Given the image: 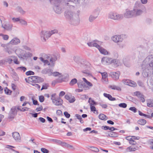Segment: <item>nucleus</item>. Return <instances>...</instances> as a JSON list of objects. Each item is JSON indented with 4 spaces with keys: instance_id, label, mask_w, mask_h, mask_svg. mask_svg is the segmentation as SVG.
Returning a JSON list of instances; mask_svg holds the SVG:
<instances>
[{
    "instance_id": "1",
    "label": "nucleus",
    "mask_w": 153,
    "mask_h": 153,
    "mask_svg": "<svg viewBox=\"0 0 153 153\" xmlns=\"http://www.w3.org/2000/svg\"><path fill=\"white\" fill-rule=\"evenodd\" d=\"M58 31L57 30L49 31H42L40 33V36L43 42H45L48 38L50 37L52 34L57 33Z\"/></svg>"
},
{
    "instance_id": "2",
    "label": "nucleus",
    "mask_w": 153,
    "mask_h": 153,
    "mask_svg": "<svg viewBox=\"0 0 153 153\" xmlns=\"http://www.w3.org/2000/svg\"><path fill=\"white\" fill-rule=\"evenodd\" d=\"M108 19L120 21L123 19V15L115 11H110L107 15Z\"/></svg>"
},
{
    "instance_id": "3",
    "label": "nucleus",
    "mask_w": 153,
    "mask_h": 153,
    "mask_svg": "<svg viewBox=\"0 0 153 153\" xmlns=\"http://www.w3.org/2000/svg\"><path fill=\"white\" fill-rule=\"evenodd\" d=\"M111 40L115 43H116L119 45L121 48H123L124 45L123 44H120L123 41V39L121 35H115L112 36L111 38Z\"/></svg>"
},
{
    "instance_id": "4",
    "label": "nucleus",
    "mask_w": 153,
    "mask_h": 153,
    "mask_svg": "<svg viewBox=\"0 0 153 153\" xmlns=\"http://www.w3.org/2000/svg\"><path fill=\"white\" fill-rule=\"evenodd\" d=\"M72 18V19L69 20L70 24L74 25H79L80 22L79 16L78 15H76L75 16H74V17Z\"/></svg>"
},
{
    "instance_id": "5",
    "label": "nucleus",
    "mask_w": 153,
    "mask_h": 153,
    "mask_svg": "<svg viewBox=\"0 0 153 153\" xmlns=\"http://www.w3.org/2000/svg\"><path fill=\"white\" fill-rule=\"evenodd\" d=\"M99 14L98 10L96 9L93 12V14H91L89 16L88 20L90 22H93L98 17Z\"/></svg>"
},
{
    "instance_id": "6",
    "label": "nucleus",
    "mask_w": 153,
    "mask_h": 153,
    "mask_svg": "<svg viewBox=\"0 0 153 153\" xmlns=\"http://www.w3.org/2000/svg\"><path fill=\"white\" fill-rule=\"evenodd\" d=\"M17 113V111L15 107H13L9 114L8 118L11 120L14 119Z\"/></svg>"
},
{
    "instance_id": "7",
    "label": "nucleus",
    "mask_w": 153,
    "mask_h": 153,
    "mask_svg": "<svg viewBox=\"0 0 153 153\" xmlns=\"http://www.w3.org/2000/svg\"><path fill=\"white\" fill-rule=\"evenodd\" d=\"M123 18L124 17L126 19H130L134 18L132 10L126 9L123 15Z\"/></svg>"
},
{
    "instance_id": "8",
    "label": "nucleus",
    "mask_w": 153,
    "mask_h": 153,
    "mask_svg": "<svg viewBox=\"0 0 153 153\" xmlns=\"http://www.w3.org/2000/svg\"><path fill=\"white\" fill-rule=\"evenodd\" d=\"M55 12L57 14H60L63 11V8L60 4H55L53 7Z\"/></svg>"
},
{
    "instance_id": "9",
    "label": "nucleus",
    "mask_w": 153,
    "mask_h": 153,
    "mask_svg": "<svg viewBox=\"0 0 153 153\" xmlns=\"http://www.w3.org/2000/svg\"><path fill=\"white\" fill-rule=\"evenodd\" d=\"M133 17H136L140 16L143 13L142 10L140 9L133 8L132 10Z\"/></svg>"
},
{
    "instance_id": "10",
    "label": "nucleus",
    "mask_w": 153,
    "mask_h": 153,
    "mask_svg": "<svg viewBox=\"0 0 153 153\" xmlns=\"http://www.w3.org/2000/svg\"><path fill=\"white\" fill-rule=\"evenodd\" d=\"M77 15L76 14H75L74 13H73L71 10H66L65 12V15L66 18L70 20L71 19H72L74 17V16H75Z\"/></svg>"
},
{
    "instance_id": "11",
    "label": "nucleus",
    "mask_w": 153,
    "mask_h": 153,
    "mask_svg": "<svg viewBox=\"0 0 153 153\" xmlns=\"http://www.w3.org/2000/svg\"><path fill=\"white\" fill-rule=\"evenodd\" d=\"M52 101L53 103L56 106L61 105L63 103L62 100L59 97L52 99Z\"/></svg>"
},
{
    "instance_id": "12",
    "label": "nucleus",
    "mask_w": 153,
    "mask_h": 153,
    "mask_svg": "<svg viewBox=\"0 0 153 153\" xmlns=\"http://www.w3.org/2000/svg\"><path fill=\"white\" fill-rule=\"evenodd\" d=\"M111 58L107 57H104L101 59L102 63L104 65H109L111 64Z\"/></svg>"
},
{
    "instance_id": "13",
    "label": "nucleus",
    "mask_w": 153,
    "mask_h": 153,
    "mask_svg": "<svg viewBox=\"0 0 153 153\" xmlns=\"http://www.w3.org/2000/svg\"><path fill=\"white\" fill-rule=\"evenodd\" d=\"M66 1L69 2L66 3V1H65L64 4L66 6H69V7L70 8L73 7V5L71 4L72 2H73L76 4L78 3H79L80 0H66Z\"/></svg>"
},
{
    "instance_id": "14",
    "label": "nucleus",
    "mask_w": 153,
    "mask_h": 153,
    "mask_svg": "<svg viewBox=\"0 0 153 153\" xmlns=\"http://www.w3.org/2000/svg\"><path fill=\"white\" fill-rule=\"evenodd\" d=\"M12 136L14 139L17 142H20L21 137L19 134L17 132H15L13 133Z\"/></svg>"
},
{
    "instance_id": "15",
    "label": "nucleus",
    "mask_w": 153,
    "mask_h": 153,
    "mask_svg": "<svg viewBox=\"0 0 153 153\" xmlns=\"http://www.w3.org/2000/svg\"><path fill=\"white\" fill-rule=\"evenodd\" d=\"M2 27L7 30L10 31L12 29L13 25L9 23L3 24H2Z\"/></svg>"
},
{
    "instance_id": "16",
    "label": "nucleus",
    "mask_w": 153,
    "mask_h": 153,
    "mask_svg": "<svg viewBox=\"0 0 153 153\" xmlns=\"http://www.w3.org/2000/svg\"><path fill=\"white\" fill-rule=\"evenodd\" d=\"M57 59L56 56L54 55L52 56L50 60V66L52 67L54 66L55 62Z\"/></svg>"
},
{
    "instance_id": "17",
    "label": "nucleus",
    "mask_w": 153,
    "mask_h": 153,
    "mask_svg": "<svg viewBox=\"0 0 153 153\" xmlns=\"http://www.w3.org/2000/svg\"><path fill=\"white\" fill-rule=\"evenodd\" d=\"M101 53L105 55H108L109 54L107 51L104 48L100 46L99 45L97 48Z\"/></svg>"
},
{
    "instance_id": "18",
    "label": "nucleus",
    "mask_w": 153,
    "mask_h": 153,
    "mask_svg": "<svg viewBox=\"0 0 153 153\" xmlns=\"http://www.w3.org/2000/svg\"><path fill=\"white\" fill-rule=\"evenodd\" d=\"M102 77V82L105 83H107L108 82V79L107 78L108 75L107 74L106 72L101 73Z\"/></svg>"
},
{
    "instance_id": "19",
    "label": "nucleus",
    "mask_w": 153,
    "mask_h": 153,
    "mask_svg": "<svg viewBox=\"0 0 153 153\" xmlns=\"http://www.w3.org/2000/svg\"><path fill=\"white\" fill-rule=\"evenodd\" d=\"M111 77L115 80H117L119 78L120 75L119 72H112L111 73Z\"/></svg>"
},
{
    "instance_id": "20",
    "label": "nucleus",
    "mask_w": 153,
    "mask_h": 153,
    "mask_svg": "<svg viewBox=\"0 0 153 153\" xmlns=\"http://www.w3.org/2000/svg\"><path fill=\"white\" fill-rule=\"evenodd\" d=\"M20 40L19 39L15 38L12 39L8 43V44L17 45L20 43Z\"/></svg>"
},
{
    "instance_id": "21",
    "label": "nucleus",
    "mask_w": 153,
    "mask_h": 153,
    "mask_svg": "<svg viewBox=\"0 0 153 153\" xmlns=\"http://www.w3.org/2000/svg\"><path fill=\"white\" fill-rule=\"evenodd\" d=\"M37 76H31L28 77V79L25 78V80L27 82H28V81L30 82H33L36 83V82Z\"/></svg>"
},
{
    "instance_id": "22",
    "label": "nucleus",
    "mask_w": 153,
    "mask_h": 153,
    "mask_svg": "<svg viewBox=\"0 0 153 153\" xmlns=\"http://www.w3.org/2000/svg\"><path fill=\"white\" fill-rule=\"evenodd\" d=\"M87 45L90 47H95L97 48L99 45L95 41H93L87 43Z\"/></svg>"
},
{
    "instance_id": "23",
    "label": "nucleus",
    "mask_w": 153,
    "mask_h": 153,
    "mask_svg": "<svg viewBox=\"0 0 153 153\" xmlns=\"http://www.w3.org/2000/svg\"><path fill=\"white\" fill-rule=\"evenodd\" d=\"M78 86L79 88H87L88 86L84 82H79L77 83Z\"/></svg>"
},
{
    "instance_id": "24",
    "label": "nucleus",
    "mask_w": 153,
    "mask_h": 153,
    "mask_svg": "<svg viewBox=\"0 0 153 153\" xmlns=\"http://www.w3.org/2000/svg\"><path fill=\"white\" fill-rule=\"evenodd\" d=\"M137 150L136 148L133 146H130L126 149V152H131L135 151Z\"/></svg>"
},
{
    "instance_id": "25",
    "label": "nucleus",
    "mask_w": 153,
    "mask_h": 153,
    "mask_svg": "<svg viewBox=\"0 0 153 153\" xmlns=\"http://www.w3.org/2000/svg\"><path fill=\"white\" fill-rule=\"evenodd\" d=\"M91 104L90 107L91 111L93 112L94 113L98 114L97 111L96 110L95 107L94 106L95 105V103H94V104Z\"/></svg>"
},
{
    "instance_id": "26",
    "label": "nucleus",
    "mask_w": 153,
    "mask_h": 153,
    "mask_svg": "<svg viewBox=\"0 0 153 153\" xmlns=\"http://www.w3.org/2000/svg\"><path fill=\"white\" fill-rule=\"evenodd\" d=\"M103 95L105 97L108 98V99L110 100L114 101L116 100L115 98L112 97L109 94L105 93L103 94Z\"/></svg>"
},
{
    "instance_id": "27",
    "label": "nucleus",
    "mask_w": 153,
    "mask_h": 153,
    "mask_svg": "<svg viewBox=\"0 0 153 153\" xmlns=\"http://www.w3.org/2000/svg\"><path fill=\"white\" fill-rule=\"evenodd\" d=\"M109 87L112 89L116 90L118 91H121V88L119 86L115 85H110Z\"/></svg>"
},
{
    "instance_id": "28",
    "label": "nucleus",
    "mask_w": 153,
    "mask_h": 153,
    "mask_svg": "<svg viewBox=\"0 0 153 153\" xmlns=\"http://www.w3.org/2000/svg\"><path fill=\"white\" fill-rule=\"evenodd\" d=\"M14 50L12 47L8 46L7 47L6 49V51L9 54H11L13 51Z\"/></svg>"
},
{
    "instance_id": "29",
    "label": "nucleus",
    "mask_w": 153,
    "mask_h": 153,
    "mask_svg": "<svg viewBox=\"0 0 153 153\" xmlns=\"http://www.w3.org/2000/svg\"><path fill=\"white\" fill-rule=\"evenodd\" d=\"M40 60L44 63V65H48L50 66L49 62L47 60H45L42 57L39 58Z\"/></svg>"
},
{
    "instance_id": "30",
    "label": "nucleus",
    "mask_w": 153,
    "mask_h": 153,
    "mask_svg": "<svg viewBox=\"0 0 153 153\" xmlns=\"http://www.w3.org/2000/svg\"><path fill=\"white\" fill-rule=\"evenodd\" d=\"M51 75L54 76H58L59 78L62 76V74L57 72L51 73Z\"/></svg>"
},
{
    "instance_id": "31",
    "label": "nucleus",
    "mask_w": 153,
    "mask_h": 153,
    "mask_svg": "<svg viewBox=\"0 0 153 153\" xmlns=\"http://www.w3.org/2000/svg\"><path fill=\"white\" fill-rule=\"evenodd\" d=\"M137 123L140 125H144L146 124V121L145 120L142 119L138 120Z\"/></svg>"
},
{
    "instance_id": "32",
    "label": "nucleus",
    "mask_w": 153,
    "mask_h": 153,
    "mask_svg": "<svg viewBox=\"0 0 153 153\" xmlns=\"http://www.w3.org/2000/svg\"><path fill=\"white\" fill-rule=\"evenodd\" d=\"M99 118L101 120H106L107 119V117L103 114H100L99 116Z\"/></svg>"
},
{
    "instance_id": "33",
    "label": "nucleus",
    "mask_w": 153,
    "mask_h": 153,
    "mask_svg": "<svg viewBox=\"0 0 153 153\" xmlns=\"http://www.w3.org/2000/svg\"><path fill=\"white\" fill-rule=\"evenodd\" d=\"M141 5L142 4L140 2L137 1L135 4L133 8L140 9Z\"/></svg>"
},
{
    "instance_id": "34",
    "label": "nucleus",
    "mask_w": 153,
    "mask_h": 153,
    "mask_svg": "<svg viewBox=\"0 0 153 153\" xmlns=\"http://www.w3.org/2000/svg\"><path fill=\"white\" fill-rule=\"evenodd\" d=\"M10 57L13 59V62L15 64H19L20 62L18 60L17 58L16 57H15V56H10Z\"/></svg>"
},
{
    "instance_id": "35",
    "label": "nucleus",
    "mask_w": 153,
    "mask_h": 153,
    "mask_svg": "<svg viewBox=\"0 0 153 153\" xmlns=\"http://www.w3.org/2000/svg\"><path fill=\"white\" fill-rule=\"evenodd\" d=\"M152 60H153V55H152L148 56L145 59L146 62H150Z\"/></svg>"
},
{
    "instance_id": "36",
    "label": "nucleus",
    "mask_w": 153,
    "mask_h": 153,
    "mask_svg": "<svg viewBox=\"0 0 153 153\" xmlns=\"http://www.w3.org/2000/svg\"><path fill=\"white\" fill-rule=\"evenodd\" d=\"M77 81L75 78L72 79L70 82V85L71 86H73L77 82Z\"/></svg>"
},
{
    "instance_id": "37",
    "label": "nucleus",
    "mask_w": 153,
    "mask_h": 153,
    "mask_svg": "<svg viewBox=\"0 0 153 153\" xmlns=\"http://www.w3.org/2000/svg\"><path fill=\"white\" fill-rule=\"evenodd\" d=\"M75 117L78 119L79 120V121L81 123H83V121L82 120L81 116L79 114H76L75 115Z\"/></svg>"
},
{
    "instance_id": "38",
    "label": "nucleus",
    "mask_w": 153,
    "mask_h": 153,
    "mask_svg": "<svg viewBox=\"0 0 153 153\" xmlns=\"http://www.w3.org/2000/svg\"><path fill=\"white\" fill-rule=\"evenodd\" d=\"M82 79L83 81L86 84L88 85L91 87L92 86V84L90 82L88 81L85 78H83Z\"/></svg>"
},
{
    "instance_id": "39",
    "label": "nucleus",
    "mask_w": 153,
    "mask_h": 153,
    "mask_svg": "<svg viewBox=\"0 0 153 153\" xmlns=\"http://www.w3.org/2000/svg\"><path fill=\"white\" fill-rule=\"evenodd\" d=\"M16 69L21 71H23V72H25L27 70V68L25 67L21 66L18 67Z\"/></svg>"
},
{
    "instance_id": "40",
    "label": "nucleus",
    "mask_w": 153,
    "mask_h": 153,
    "mask_svg": "<svg viewBox=\"0 0 153 153\" xmlns=\"http://www.w3.org/2000/svg\"><path fill=\"white\" fill-rule=\"evenodd\" d=\"M137 85L136 82L130 80L128 85L133 87H135L137 86Z\"/></svg>"
},
{
    "instance_id": "41",
    "label": "nucleus",
    "mask_w": 153,
    "mask_h": 153,
    "mask_svg": "<svg viewBox=\"0 0 153 153\" xmlns=\"http://www.w3.org/2000/svg\"><path fill=\"white\" fill-rule=\"evenodd\" d=\"M139 114V115L141 116H144L145 117L148 118H151V117L150 115H147L145 114H144L141 112L140 111H138Z\"/></svg>"
},
{
    "instance_id": "42",
    "label": "nucleus",
    "mask_w": 153,
    "mask_h": 153,
    "mask_svg": "<svg viewBox=\"0 0 153 153\" xmlns=\"http://www.w3.org/2000/svg\"><path fill=\"white\" fill-rule=\"evenodd\" d=\"M118 136L117 134V133L113 131L110 132V134L109 137H117Z\"/></svg>"
},
{
    "instance_id": "43",
    "label": "nucleus",
    "mask_w": 153,
    "mask_h": 153,
    "mask_svg": "<svg viewBox=\"0 0 153 153\" xmlns=\"http://www.w3.org/2000/svg\"><path fill=\"white\" fill-rule=\"evenodd\" d=\"M147 106L149 107H153V100H149L148 101L147 104Z\"/></svg>"
},
{
    "instance_id": "44",
    "label": "nucleus",
    "mask_w": 153,
    "mask_h": 153,
    "mask_svg": "<svg viewBox=\"0 0 153 153\" xmlns=\"http://www.w3.org/2000/svg\"><path fill=\"white\" fill-rule=\"evenodd\" d=\"M19 22L22 25H27V22L21 19H20Z\"/></svg>"
},
{
    "instance_id": "45",
    "label": "nucleus",
    "mask_w": 153,
    "mask_h": 153,
    "mask_svg": "<svg viewBox=\"0 0 153 153\" xmlns=\"http://www.w3.org/2000/svg\"><path fill=\"white\" fill-rule=\"evenodd\" d=\"M88 102L90 104V105L91 106V104H94V103H95V105H97V103L95 102L93 100H92L91 98H89V100L88 101Z\"/></svg>"
},
{
    "instance_id": "46",
    "label": "nucleus",
    "mask_w": 153,
    "mask_h": 153,
    "mask_svg": "<svg viewBox=\"0 0 153 153\" xmlns=\"http://www.w3.org/2000/svg\"><path fill=\"white\" fill-rule=\"evenodd\" d=\"M4 91L5 93L8 95H10L11 92V91L7 88H6L4 90Z\"/></svg>"
},
{
    "instance_id": "47",
    "label": "nucleus",
    "mask_w": 153,
    "mask_h": 153,
    "mask_svg": "<svg viewBox=\"0 0 153 153\" xmlns=\"http://www.w3.org/2000/svg\"><path fill=\"white\" fill-rule=\"evenodd\" d=\"M17 109H18L20 110L21 111H28L29 110V108L27 107H25L22 108V109H21L19 107H18L17 108Z\"/></svg>"
},
{
    "instance_id": "48",
    "label": "nucleus",
    "mask_w": 153,
    "mask_h": 153,
    "mask_svg": "<svg viewBox=\"0 0 153 153\" xmlns=\"http://www.w3.org/2000/svg\"><path fill=\"white\" fill-rule=\"evenodd\" d=\"M118 106L120 107L126 108L127 107V104L124 103H121L118 105Z\"/></svg>"
},
{
    "instance_id": "49",
    "label": "nucleus",
    "mask_w": 153,
    "mask_h": 153,
    "mask_svg": "<svg viewBox=\"0 0 153 153\" xmlns=\"http://www.w3.org/2000/svg\"><path fill=\"white\" fill-rule=\"evenodd\" d=\"M130 80L129 79H123L122 80V82L125 84L128 85L129 84Z\"/></svg>"
},
{
    "instance_id": "50",
    "label": "nucleus",
    "mask_w": 153,
    "mask_h": 153,
    "mask_svg": "<svg viewBox=\"0 0 153 153\" xmlns=\"http://www.w3.org/2000/svg\"><path fill=\"white\" fill-rule=\"evenodd\" d=\"M9 147H10L13 148H15V147H14V146H9V145H7V146L6 147V148H9V149H11L12 151L15 152L16 153H19V152L16 151L15 150L12 149L11 148Z\"/></svg>"
},
{
    "instance_id": "51",
    "label": "nucleus",
    "mask_w": 153,
    "mask_h": 153,
    "mask_svg": "<svg viewBox=\"0 0 153 153\" xmlns=\"http://www.w3.org/2000/svg\"><path fill=\"white\" fill-rule=\"evenodd\" d=\"M138 85L140 87L143 88L145 86L143 83L140 81H138L137 82Z\"/></svg>"
},
{
    "instance_id": "52",
    "label": "nucleus",
    "mask_w": 153,
    "mask_h": 153,
    "mask_svg": "<svg viewBox=\"0 0 153 153\" xmlns=\"http://www.w3.org/2000/svg\"><path fill=\"white\" fill-rule=\"evenodd\" d=\"M43 81V79L42 78H41L40 77L37 76L36 79V82H42Z\"/></svg>"
},
{
    "instance_id": "53",
    "label": "nucleus",
    "mask_w": 153,
    "mask_h": 153,
    "mask_svg": "<svg viewBox=\"0 0 153 153\" xmlns=\"http://www.w3.org/2000/svg\"><path fill=\"white\" fill-rule=\"evenodd\" d=\"M91 148H92L91 150L93 151L96 152H98L99 151V149L96 147L91 146Z\"/></svg>"
},
{
    "instance_id": "54",
    "label": "nucleus",
    "mask_w": 153,
    "mask_h": 153,
    "mask_svg": "<svg viewBox=\"0 0 153 153\" xmlns=\"http://www.w3.org/2000/svg\"><path fill=\"white\" fill-rule=\"evenodd\" d=\"M49 86V85L48 84H45L44 85H43L42 86V87L41 88V90H42L43 89H47L48 87Z\"/></svg>"
},
{
    "instance_id": "55",
    "label": "nucleus",
    "mask_w": 153,
    "mask_h": 153,
    "mask_svg": "<svg viewBox=\"0 0 153 153\" xmlns=\"http://www.w3.org/2000/svg\"><path fill=\"white\" fill-rule=\"evenodd\" d=\"M23 51L20 49H17L16 51V52L18 54L21 55V54H22V52Z\"/></svg>"
},
{
    "instance_id": "56",
    "label": "nucleus",
    "mask_w": 153,
    "mask_h": 153,
    "mask_svg": "<svg viewBox=\"0 0 153 153\" xmlns=\"http://www.w3.org/2000/svg\"><path fill=\"white\" fill-rule=\"evenodd\" d=\"M20 18H13L12 20L13 22H19L20 21Z\"/></svg>"
},
{
    "instance_id": "57",
    "label": "nucleus",
    "mask_w": 153,
    "mask_h": 153,
    "mask_svg": "<svg viewBox=\"0 0 153 153\" xmlns=\"http://www.w3.org/2000/svg\"><path fill=\"white\" fill-rule=\"evenodd\" d=\"M75 100V98L74 97H70L69 98V99L68 100L69 102H70L72 103L74 102Z\"/></svg>"
},
{
    "instance_id": "58",
    "label": "nucleus",
    "mask_w": 153,
    "mask_h": 153,
    "mask_svg": "<svg viewBox=\"0 0 153 153\" xmlns=\"http://www.w3.org/2000/svg\"><path fill=\"white\" fill-rule=\"evenodd\" d=\"M34 72L31 71H27L26 73V74L27 75H34Z\"/></svg>"
},
{
    "instance_id": "59",
    "label": "nucleus",
    "mask_w": 153,
    "mask_h": 153,
    "mask_svg": "<svg viewBox=\"0 0 153 153\" xmlns=\"http://www.w3.org/2000/svg\"><path fill=\"white\" fill-rule=\"evenodd\" d=\"M129 110L132 111L134 113H135L137 111V109L134 107H131L129 108Z\"/></svg>"
},
{
    "instance_id": "60",
    "label": "nucleus",
    "mask_w": 153,
    "mask_h": 153,
    "mask_svg": "<svg viewBox=\"0 0 153 153\" xmlns=\"http://www.w3.org/2000/svg\"><path fill=\"white\" fill-rule=\"evenodd\" d=\"M39 101L40 102H42L44 100V97L43 96H40L39 97Z\"/></svg>"
},
{
    "instance_id": "61",
    "label": "nucleus",
    "mask_w": 153,
    "mask_h": 153,
    "mask_svg": "<svg viewBox=\"0 0 153 153\" xmlns=\"http://www.w3.org/2000/svg\"><path fill=\"white\" fill-rule=\"evenodd\" d=\"M13 60L11 58H8L5 60V61L6 62H8L9 64H10L12 63Z\"/></svg>"
},
{
    "instance_id": "62",
    "label": "nucleus",
    "mask_w": 153,
    "mask_h": 153,
    "mask_svg": "<svg viewBox=\"0 0 153 153\" xmlns=\"http://www.w3.org/2000/svg\"><path fill=\"white\" fill-rule=\"evenodd\" d=\"M41 151L44 153H48L49 152V151L48 150L44 148H41Z\"/></svg>"
},
{
    "instance_id": "63",
    "label": "nucleus",
    "mask_w": 153,
    "mask_h": 153,
    "mask_svg": "<svg viewBox=\"0 0 153 153\" xmlns=\"http://www.w3.org/2000/svg\"><path fill=\"white\" fill-rule=\"evenodd\" d=\"M67 144V143H66L64 142H62L61 141V143H60L59 145H60L62 146L66 147Z\"/></svg>"
},
{
    "instance_id": "64",
    "label": "nucleus",
    "mask_w": 153,
    "mask_h": 153,
    "mask_svg": "<svg viewBox=\"0 0 153 153\" xmlns=\"http://www.w3.org/2000/svg\"><path fill=\"white\" fill-rule=\"evenodd\" d=\"M82 72L83 73L86 74L88 75H91L90 72L88 70L83 71Z\"/></svg>"
}]
</instances>
